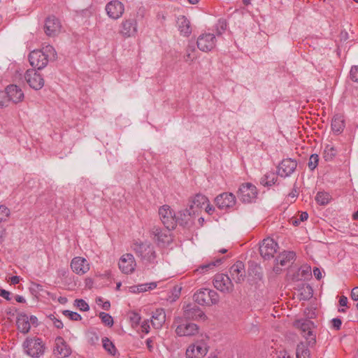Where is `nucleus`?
<instances>
[{
	"mask_svg": "<svg viewBox=\"0 0 358 358\" xmlns=\"http://www.w3.org/2000/svg\"><path fill=\"white\" fill-rule=\"evenodd\" d=\"M208 201L206 196L197 194L189 201V208L192 211V214L198 215Z\"/></svg>",
	"mask_w": 358,
	"mask_h": 358,
	"instance_id": "obj_24",
	"label": "nucleus"
},
{
	"mask_svg": "<svg viewBox=\"0 0 358 358\" xmlns=\"http://www.w3.org/2000/svg\"><path fill=\"white\" fill-rule=\"evenodd\" d=\"M17 329L22 334H27L31 328L30 322H29V317L24 314L21 313L17 318Z\"/></svg>",
	"mask_w": 358,
	"mask_h": 358,
	"instance_id": "obj_30",
	"label": "nucleus"
},
{
	"mask_svg": "<svg viewBox=\"0 0 358 358\" xmlns=\"http://www.w3.org/2000/svg\"><path fill=\"white\" fill-rule=\"evenodd\" d=\"M214 287L224 293H231L234 290V285L231 279L224 273H217L213 280Z\"/></svg>",
	"mask_w": 358,
	"mask_h": 358,
	"instance_id": "obj_9",
	"label": "nucleus"
},
{
	"mask_svg": "<svg viewBox=\"0 0 358 358\" xmlns=\"http://www.w3.org/2000/svg\"><path fill=\"white\" fill-rule=\"evenodd\" d=\"M171 229H162L159 227H154L151 229V234L153 239L159 247L169 245L173 241L171 231Z\"/></svg>",
	"mask_w": 358,
	"mask_h": 358,
	"instance_id": "obj_8",
	"label": "nucleus"
},
{
	"mask_svg": "<svg viewBox=\"0 0 358 358\" xmlns=\"http://www.w3.org/2000/svg\"><path fill=\"white\" fill-rule=\"evenodd\" d=\"M159 215L167 229H173L176 224V215L173 213L169 206H163L159 209Z\"/></svg>",
	"mask_w": 358,
	"mask_h": 358,
	"instance_id": "obj_10",
	"label": "nucleus"
},
{
	"mask_svg": "<svg viewBox=\"0 0 358 358\" xmlns=\"http://www.w3.org/2000/svg\"><path fill=\"white\" fill-rule=\"evenodd\" d=\"M194 300L201 306H211L219 302V295L215 290L203 288L194 294Z\"/></svg>",
	"mask_w": 358,
	"mask_h": 358,
	"instance_id": "obj_4",
	"label": "nucleus"
},
{
	"mask_svg": "<svg viewBox=\"0 0 358 358\" xmlns=\"http://www.w3.org/2000/svg\"><path fill=\"white\" fill-rule=\"evenodd\" d=\"M287 356H289L288 355V353L286 351L282 350V351H280L279 352V354L278 355V358H286V357H287Z\"/></svg>",
	"mask_w": 358,
	"mask_h": 358,
	"instance_id": "obj_63",
	"label": "nucleus"
},
{
	"mask_svg": "<svg viewBox=\"0 0 358 358\" xmlns=\"http://www.w3.org/2000/svg\"><path fill=\"white\" fill-rule=\"evenodd\" d=\"M337 150L331 145H327L323 152V157L325 161H332L337 155Z\"/></svg>",
	"mask_w": 358,
	"mask_h": 358,
	"instance_id": "obj_35",
	"label": "nucleus"
},
{
	"mask_svg": "<svg viewBox=\"0 0 358 358\" xmlns=\"http://www.w3.org/2000/svg\"><path fill=\"white\" fill-rule=\"evenodd\" d=\"M332 327L336 330H339L341 327L342 321L340 318H334L331 320Z\"/></svg>",
	"mask_w": 358,
	"mask_h": 358,
	"instance_id": "obj_52",
	"label": "nucleus"
},
{
	"mask_svg": "<svg viewBox=\"0 0 358 358\" xmlns=\"http://www.w3.org/2000/svg\"><path fill=\"white\" fill-rule=\"evenodd\" d=\"M215 202L220 209L227 210L235 206L236 197L232 193L224 192L218 195Z\"/></svg>",
	"mask_w": 358,
	"mask_h": 358,
	"instance_id": "obj_18",
	"label": "nucleus"
},
{
	"mask_svg": "<svg viewBox=\"0 0 358 358\" xmlns=\"http://www.w3.org/2000/svg\"><path fill=\"white\" fill-rule=\"evenodd\" d=\"M278 248V243L271 238L263 240L259 246V252L264 259H270L273 257Z\"/></svg>",
	"mask_w": 358,
	"mask_h": 358,
	"instance_id": "obj_11",
	"label": "nucleus"
},
{
	"mask_svg": "<svg viewBox=\"0 0 358 358\" xmlns=\"http://www.w3.org/2000/svg\"><path fill=\"white\" fill-rule=\"evenodd\" d=\"M178 30L185 36H188L192 33L190 22L184 15L179 16L177 20Z\"/></svg>",
	"mask_w": 358,
	"mask_h": 358,
	"instance_id": "obj_29",
	"label": "nucleus"
},
{
	"mask_svg": "<svg viewBox=\"0 0 358 358\" xmlns=\"http://www.w3.org/2000/svg\"><path fill=\"white\" fill-rule=\"evenodd\" d=\"M0 296L4 298L7 301L10 300V292L3 289H0Z\"/></svg>",
	"mask_w": 358,
	"mask_h": 358,
	"instance_id": "obj_56",
	"label": "nucleus"
},
{
	"mask_svg": "<svg viewBox=\"0 0 358 358\" xmlns=\"http://www.w3.org/2000/svg\"><path fill=\"white\" fill-rule=\"evenodd\" d=\"M106 11L109 17L117 20L122 17L124 11L123 3L119 1H111L106 6Z\"/></svg>",
	"mask_w": 358,
	"mask_h": 358,
	"instance_id": "obj_19",
	"label": "nucleus"
},
{
	"mask_svg": "<svg viewBox=\"0 0 358 358\" xmlns=\"http://www.w3.org/2000/svg\"><path fill=\"white\" fill-rule=\"evenodd\" d=\"M138 31V23L135 16L125 18L120 25L119 34L124 38L134 37Z\"/></svg>",
	"mask_w": 358,
	"mask_h": 358,
	"instance_id": "obj_6",
	"label": "nucleus"
},
{
	"mask_svg": "<svg viewBox=\"0 0 358 358\" xmlns=\"http://www.w3.org/2000/svg\"><path fill=\"white\" fill-rule=\"evenodd\" d=\"M62 29L60 20L55 15L48 16L45 20L44 31L50 37L57 36Z\"/></svg>",
	"mask_w": 358,
	"mask_h": 358,
	"instance_id": "obj_12",
	"label": "nucleus"
},
{
	"mask_svg": "<svg viewBox=\"0 0 358 358\" xmlns=\"http://www.w3.org/2000/svg\"><path fill=\"white\" fill-rule=\"evenodd\" d=\"M313 290L312 287L309 285H306L301 289L300 299L303 300H308L313 296Z\"/></svg>",
	"mask_w": 358,
	"mask_h": 358,
	"instance_id": "obj_40",
	"label": "nucleus"
},
{
	"mask_svg": "<svg viewBox=\"0 0 358 358\" xmlns=\"http://www.w3.org/2000/svg\"><path fill=\"white\" fill-rule=\"evenodd\" d=\"M214 210V208L210 206V204H208L206 208V211L208 213V214H212V213L213 212Z\"/></svg>",
	"mask_w": 358,
	"mask_h": 358,
	"instance_id": "obj_64",
	"label": "nucleus"
},
{
	"mask_svg": "<svg viewBox=\"0 0 358 358\" xmlns=\"http://www.w3.org/2000/svg\"><path fill=\"white\" fill-rule=\"evenodd\" d=\"M22 345L26 353L33 358L40 357L44 354L45 349L41 338L37 337L27 338Z\"/></svg>",
	"mask_w": 358,
	"mask_h": 358,
	"instance_id": "obj_3",
	"label": "nucleus"
},
{
	"mask_svg": "<svg viewBox=\"0 0 358 358\" xmlns=\"http://www.w3.org/2000/svg\"><path fill=\"white\" fill-rule=\"evenodd\" d=\"M129 319L133 326H137L139 324L141 317L138 313L133 312L130 314Z\"/></svg>",
	"mask_w": 358,
	"mask_h": 358,
	"instance_id": "obj_49",
	"label": "nucleus"
},
{
	"mask_svg": "<svg viewBox=\"0 0 358 358\" xmlns=\"http://www.w3.org/2000/svg\"><path fill=\"white\" fill-rule=\"evenodd\" d=\"M350 296L353 301H358V287H355L352 289Z\"/></svg>",
	"mask_w": 358,
	"mask_h": 358,
	"instance_id": "obj_55",
	"label": "nucleus"
},
{
	"mask_svg": "<svg viewBox=\"0 0 358 358\" xmlns=\"http://www.w3.org/2000/svg\"><path fill=\"white\" fill-rule=\"evenodd\" d=\"M29 322H30V324H33L34 326H36L38 324V319L34 315H31L30 317H29Z\"/></svg>",
	"mask_w": 358,
	"mask_h": 358,
	"instance_id": "obj_60",
	"label": "nucleus"
},
{
	"mask_svg": "<svg viewBox=\"0 0 358 358\" xmlns=\"http://www.w3.org/2000/svg\"><path fill=\"white\" fill-rule=\"evenodd\" d=\"M136 265L134 256L129 253L123 255L118 263L119 268L126 274L132 273L135 270Z\"/></svg>",
	"mask_w": 358,
	"mask_h": 358,
	"instance_id": "obj_20",
	"label": "nucleus"
},
{
	"mask_svg": "<svg viewBox=\"0 0 358 358\" xmlns=\"http://www.w3.org/2000/svg\"><path fill=\"white\" fill-rule=\"evenodd\" d=\"M224 257L217 258L215 261H211L209 263L201 265L197 269L200 273H205L208 270L213 269L214 267L220 265L224 260Z\"/></svg>",
	"mask_w": 358,
	"mask_h": 358,
	"instance_id": "obj_34",
	"label": "nucleus"
},
{
	"mask_svg": "<svg viewBox=\"0 0 358 358\" xmlns=\"http://www.w3.org/2000/svg\"><path fill=\"white\" fill-rule=\"evenodd\" d=\"M6 90L9 100L14 103L21 102L24 99V93L18 86L10 85L6 88Z\"/></svg>",
	"mask_w": 358,
	"mask_h": 358,
	"instance_id": "obj_26",
	"label": "nucleus"
},
{
	"mask_svg": "<svg viewBox=\"0 0 358 358\" xmlns=\"http://www.w3.org/2000/svg\"><path fill=\"white\" fill-rule=\"evenodd\" d=\"M165 321L166 313L164 309H157L155 312H153L151 319V323L155 329H159L162 328Z\"/></svg>",
	"mask_w": 358,
	"mask_h": 358,
	"instance_id": "obj_28",
	"label": "nucleus"
},
{
	"mask_svg": "<svg viewBox=\"0 0 358 358\" xmlns=\"http://www.w3.org/2000/svg\"><path fill=\"white\" fill-rule=\"evenodd\" d=\"M208 348L207 343L201 339L190 345L187 349L186 354L190 358H201L206 355Z\"/></svg>",
	"mask_w": 358,
	"mask_h": 358,
	"instance_id": "obj_13",
	"label": "nucleus"
},
{
	"mask_svg": "<svg viewBox=\"0 0 358 358\" xmlns=\"http://www.w3.org/2000/svg\"><path fill=\"white\" fill-rule=\"evenodd\" d=\"M10 101L9 98L7 96L6 90L0 91V108H3L8 106V103Z\"/></svg>",
	"mask_w": 358,
	"mask_h": 358,
	"instance_id": "obj_48",
	"label": "nucleus"
},
{
	"mask_svg": "<svg viewBox=\"0 0 358 358\" xmlns=\"http://www.w3.org/2000/svg\"><path fill=\"white\" fill-rule=\"evenodd\" d=\"M296 358H310V351L303 343L297 345L296 350Z\"/></svg>",
	"mask_w": 358,
	"mask_h": 358,
	"instance_id": "obj_36",
	"label": "nucleus"
},
{
	"mask_svg": "<svg viewBox=\"0 0 358 358\" xmlns=\"http://www.w3.org/2000/svg\"><path fill=\"white\" fill-rule=\"evenodd\" d=\"M345 127V121L343 117L341 115H336L331 121V129L336 134H341Z\"/></svg>",
	"mask_w": 358,
	"mask_h": 358,
	"instance_id": "obj_32",
	"label": "nucleus"
},
{
	"mask_svg": "<svg viewBox=\"0 0 358 358\" xmlns=\"http://www.w3.org/2000/svg\"><path fill=\"white\" fill-rule=\"evenodd\" d=\"M194 49H187V54L185 56V60L186 62H192L195 59V56L192 54L194 52Z\"/></svg>",
	"mask_w": 358,
	"mask_h": 358,
	"instance_id": "obj_53",
	"label": "nucleus"
},
{
	"mask_svg": "<svg viewBox=\"0 0 358 358\" xmlns=\"http://www.w3.org/2000/svg\"><path fill=\"white\" fill-rule=\"evenodd\" d=\"M295 253L292 251H284L276 258L277 264L282 266H286L294 259Z\"/></svg>",
	"mask_w": 358,
	"mask_h": 358,
	"instance_id": "obj_31",
	"label": "nucleus"
},
{
	"mask_svg": "<svg viewBox=\"0 0 358 358\" xmlns=\"http://www.w3.org/2000/svg\"><path fill=\"white\" fill-rule=\"evenodd\" d=\"M141 329L143 332H145V334H148L150 331V325L148 320H145L141 324Z\"/></svg>",
	"mask_w": 358,
	"mask_h": 358,
	"instance_id": "obj_54",
	"label": "nucleus"
},
{
	"mask_svg": "<svg viewBox=\"0 0 358 358\" xmlns=\"http://www.w3.org/2000/svg\"><path fill=\"white\" fill-rule=\"evenodd\" d=\"M231 277L236 283H241L244 281L245 277V265L238 261L233 264L229 269Z\"/></svg>",
	"mask_w": 358,
	"mask_h": 358,
	"instance_id": "obj_21",
	"label": "nucleus"
},
{
	"mask_svg": "<svg viewBox=\"0 0 358 358\" xmlns=\"http://www.w3.org/2000/svg\"><path fill=\"white\" fill-rule=\"evenodd\" d=\"M53 324H54L55 327H57V329L63 328L62 322L60 320H58L55 317H54Z\"/></svg>",
	"mask_w": 358,
	"mask_h": 358,
	"instance_id": "obj_57",
	"label": "nucleus"
},
{
	"mask_svg": "<svg viewBox=\"0 0 358 358\" xmlns=\"http://www.w3.org/2000/svg\"><path fill=\"white\" fill-rule=\"evenodd\" d=\"M350 79L354 82L358 83V65L353 66L350 72Z\"/></svg>",
	"mask_w": 358,
	"mask_h": 358,
	"instance_id": "obj_50",
	"label": "nucleus"
},
{
	"mask_svg": "<svg viewBox=\"0 0 358 358\" xmlns=\"http://www.w3.org/2000/svg\"><path fill=\"white\" fill-rule=\"evenodd\" d=\"M195 215L189 208L179 211L176 215L177 223L184 227H189L193 223Z\"/></svg>",
	"mask_w": 358,
	"mask_h": 358,
	"instance_id": "obj_27",
	"label": "nucleus"
},
{
	"mask_svg": "<svg viewBox=\"0 0 358 358\" xmlns=\"http://www.w3.org/2000/svg\"><path fill=\"white\" fill-rule=\"evenodd\" d=\"M308 217V214L306 213V212H301L299 215V217H292L290 220V222H292V224L294 226H298L301 222H303L305 220H306Z\"/></svg>",
	"mask_w": 358,
	"mask_h": 358,
	"instance_id": "obj_42",
	"label": "nucleus"
},
{
	"mask_svg": "<svg viewBox=\"0 0 358 358\" xmlns=\"http://www.w3.org/2000/svg\"><path fill=\"white\" fill-rule=\"evenodd\" d=\"M348 303V298L345 296H341L339 299V304L341 306H346Z\"/></svg>",
	"mask_w": 358,
	"mask_h": 358,
	"instance_id": "obj_59",
	"label": "nucleus"
},
{
	"mask_svg": "<svg viewBox=\"0 0 358 358\" xmlns=\"http://www.w3.org/2000/svg\"><path fill=\"white\" fill-rule=\"evenodd\" d=\"M297 167V162L290 158L283 159L278 166V175L282 178L290 176Z\"/></svg>",
	"mask_w": 358,
	"mask_h": 358,
	"instance_id": "obj_16",
	"label": "nucleus"
},
{
	"mask_svg": "<svg viewBox=\"0 0 358 358\" xmlns=\"http://www.w3.org/2000/svg\"><path fill=\"white\" fill-rule=\"evenodd\" d=\"M20 277L15 275L10 278V282L13 285L18 284L20 282Z\"/></svg>",
	"mask_w": 358,
	"mask_h": 358,
	"instance_id": "obj_61",
	"label": "nucleus"
},
{
	"mask_svg": "<svg viewBox=\"0 0 358 358\" xmlns=\"http://www.w3.org/2000/svg\"><path fill=\"white\" fill-rule=\"evenodd\" d=\"M199 332V327L194 323H187L178 325L176 333L178 336H191Z\"/></svg>",
	"mask_w": 358,
	"mask_h": 358,
	"instance_id": "obj_25",
	"label": "nucleus"
},
{
	"mask_svg": "<svg viewBox=\"0 0 358 358\" xmlns=\"http://www.w3.org/2000/svg\"><path fill=\"white\" fill-rule=\"evenodd\" d=\"M99 317L101 318L102 322L105 325L108 327H112L113 325V319L109 314L104 312H101L99 315Z\"/></svg>",
	"mask_w": 358,
	"mask_h": 358,
	"instance_id": "obj_41",
	"label": "nucleus"
},
{
	"mask_svg": "<svg viewBox=\"0 0 358 358\" xmlns=\"http://www.w3.org/2000/svg\"><path fill=\"white\" fill-rule=\"evenodd\" d=\"M88 343L91 345H95L99 341V336L96 333L90 332L87 334Z\"/></svg>",
	"mask_w": 358,
	"mask_h": 358,
	"instance_id": "obj_51",
	"label": "nucleus"
},
{
	"mask_svg": "<svg viewBox=\"0 0 358 358\" xmlns=\"http://www.w3.org/2000/svg\"><path fill=\"white\" fill-rule=\"evenodd\" d=\"M57 55L55 48L47 45L41 50L31 51L29 55V61L32 67L40 70L47 66L49 60H55Z\"/></svg>",
	"mask_w": 358,
	"mask_h": 358,
	"instance_id": "obj_1",
	"label": "nucleus"
},
{
	"mask_svg": "<svg viewBox=\"0 0 358 358\" xmlns=\"http://www.w3.org/2000/svg\"><path fill=\"white\" fill-rule=\"evenodd\" d=\"M183 317L187 320H205L206 316L197 306L188 304L184 309Z\"/></svg>",
	"mask_w": 358,
	"mask_h": 358,
	"instance_id": "obj_17",
	"label": "nucleus"
},
{
	"mask_svg": "<svg viewBox=\"0 0 358 358\" xmlns=\"http://www.w3.org/2000/svg\"><path fill=\"white\" fill-rule=\"evenodd\" d=\"M330 200V194L325 192H318L315 196V201L317 203L322 206L327 205Z\"/></svg>",
	"mask_w": 358,
	"mask_h": 358,
	"instance_id": "obj_38",
	"label": "nucleus"
},
{
	"mask_svg": "<svg viewBox=\"0 0 358 358\" xmlns=\"http://www.w3.org/2000/svg\"><path fill=\"white\" fill-rule=\"evenodd\" d=\"M10 216V210L4 205H0V223L5 222Z\"/></svg>",
	"mask_w": 358,
	"mask_h": 358,
	"instance_id": "obj_43",
	"label": "nucleus"
},
{
	"mask_svg": "<svg viewBox=\"0 0 358 358\" xmlns=\"http://www.w3.org/2000/svg\"><path fill=\"white\" fill-rule=\"evenodd\" d=\"M152 343H153V341H152V338H148V339L146 340V345H147V347H148V350H149L150 351H152V348H153V347H152Z\"/></svg>",
	"mask_w": 358,
	"mask_h": 358,
	"instance_id": "obj_62",
	"label": "nucleus"
},
{
	"mask_svg": "<svg viewBox=\"0 0 358 358\" xmlns=\"http://www.w3.org/2000/svg\"><path fill=\"white\" fill-rule=\"evenodd\" d=\"M24 78L29 85L36 90L41 89L44 85L43 77L35 69H28L25 73Z\"/></svg>",
	"mask_w": 358,
	"mask_h": 358,
	"instance_id": "obj_15",
	"label": "nucleus"
},
{
	"mask_svg": "<svg viewBox=\"0 0 358 358\" xmlns=\"http://www.w3.org/2000/svg\"><path fill=\"white\" fill-rule=\"evenodd\" d=\"M63 314L73 321H79L82 319V317L80 314L69 310H64Z\"/></svg>",
	"mask_w": 358,
	"mask_h": 358,
	"instance_id": "obj_45",
	"label": "nucleus"
},
{
	"mask_svg": "<svg viewBox=\"0 0 358 358\" xmlns=\"http://www.w3.org/2000/svg\"><path fill=\"white\" fill-rule=\"evenodd\" d=\"M319 162V156L317 154H313L310 155L309 162H308V168L313 171L314 170L318 165Z\"/></svg>",
	"mask_w": 358,
	"mask_h": 358,
	"instance_id": "obj_44",
	"label": "nucleus"
},
{
	"mask_svg": "<svg viewBox=\"0 0 358 358\" xmlns=\"http://www.w3.org/2000/svg\"><path fill=\"white\" fill-rule=\"evenodd\" d=\"M277 176L273 172H268L264 174L260 179V183L263 186L271 187L275 184Z\"/></svg>",
	"mask_w": 358,
	"mask_h": 358,
	"instance_id": "obj_33",
	"label": "nucleus"
},
{
	"mask_svg": "<svg viewBox=\"0 0 358 358\" xmlns=\"http://www.w3.org/2000/svg\"><path fill=\"white\" fill-rule=\"evenodd\" d=\"M313 275L317 280L322 278V273L318 268H315L313 269Z\"/></svg>",
	"mask_w": 358,
	"mask_h": 358,
	"instance_id": "obj_58",
	"label": "nucleus"
},
{
	"mask_svg": "<svg viewBox=\"0 0 358 358\" xmlns=\"http://www.w3.org/2000/svg\"><path fill=\"white\" fill-rule=\"evenodd\" d=\"M103 348L110 355H115L116 353V348L114 344L108 338L105 337L102 339Z\"/></svg>",
	"mask_w": 358,
	"mask_h": 358,
	"instance_id": "obj_39",
	"label": "nucleus"
},
{
	"mask_svg": "<svg viewBox=\"0 0 358 358\" xmlns=\"http://www.w3.org/2000/svg\"><path fill=\"white\" fill-rule=\"evenodd\" d=\"M131 248L136 255L141 259L144 264H154L157 254L154 246L148 241H135Z\"/></svg>",
	"mask_w": 358,
	"mask_h": 358,
	"instance_id": "obj_2",
	"label": "nucleus"
},
{
	"mask_svg": "<svg viewBox=\"0 0 358 358\" xmlns=\"http://www.w3.org/2000/svg\"><path fill=\"white\" fill-rule=\"evenodd\" d=\"M238 197L243 203H252L257 196V187L249 182L242 184L237 192Z\"/></svg>",
	"mask_w": 358,
	"mask_h": 358,
	"instance_id": "obj_7",
	"label": "nucleus"
},
{
	"mask_svg": "<svg viewBox=\"0 0 358 358\" xmlns=\"http://www.w3.org/2000/svg\"><path fill=\"white\" fill-rule=\"evenodd\" d=\"M227 24L224 20L220 19L217 24V34L221 35L227 29Z\"/></svg>",
	"mask_w": 358,
	"mask_h": 358,
	"instance_id": "obj_47",
	"label": "nucleus"
},
{
	"mask_svg": "<svg viewBox=\"0 0 358 358\" xmlns=\"http://www.w3.org/2000/svg\"><path fill=\"white\" fill-rule=\"evenodd\" d=\"M71 268L75 273L81 275L88 272L90 266L86 259L76 257L71 260Z\"/></svg>",
	"mask_w": 358,
	"mask_h": 358,
	"instance_id": "obj_22",
	"label": "nucleus"
},
{
	"mask_svg": "<svg viewBox=\"0 0 358 358\" xmlns=\"http://www.w3.org/2000/svg\"><path fill=\"white\" fill-rule=\"evenodd\" d=\"M74 305L83 311H87L90 309L89 305L83 299H76Z\"/></svg>",
	"mask_w": 358,
	"mask_h": 358,
	"instance_id": "obj_46",
	"label": "nucleus"
},
{
	"mask_svg": "<svg viewBox=\"0 0 358 358\" xmlns=\"http://www.w3.org/2000/svg\"><path fill=\"white\" fill-rule=\"evenodd\" d=\"M157 287L156 282L141 284L136 287H132L134 292H143L148 290H152Z\"/></svg>",
	"mask_w": 358,
	"mask_h": 358,
	"instance_id": "obj_37",
	"label": "nucleus"
},
{
	"mask_svg": "<svg viewBox=\"0 0 358 358\" xmlns=\"http://www.w3.org/2000/svg\"><path fill=\"white\" fill-rule=\"evenodd\" d=\"M294 326L299 329L301 334L306 339L308 345L315 343V336L313 334V322L309 320H299L295 322Z\"/></svg>",
	"mask_w": 358,
	"mask_h": 358,
	"instance_id": "obj_5",
	"label": "nucleus"
},
{
	"mask_svg": "<svg viewBox=\"0 0 358 358\" xmlns=\"http://www.w3.org/2000/svg\"><path fill=\"white\" fill-rule=\"evenodd\" d=\"M54 353L61 358L67 357L71 354V348L61 336H57L55 339Z\"/></svg>",
	"mask_w": 358,
	"mask_h": 358,
	"instance_id": "obj_23",
	"label": "nucleus"
},
{
	"mask_svg": "<svg viewBox=\"0 0 358 358\" xmlns=\"http://www.w3.org/2000/svg\"><path fill=\"white\" fill-rule=\"evenodd\" d=\"M216 39L213 34H203L198 37V48L203 52H209L215 46Z\"/></svg>",
	"mask_w": 358,
	"mask_h": 358,
	"instance_id": "obj_14",
	"label": "nucleus"
}]
</instances>
